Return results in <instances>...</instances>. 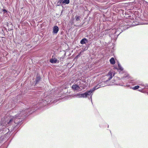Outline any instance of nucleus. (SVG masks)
<instances>
[{"label":"nucleus","mask_w":148,"mask_h":148,"mask_svg":"<svg viewBox=\"0 0 148 148\" xmlns=\"http://www.w3.org/2000/svg\"><path fill=\"white\" fill-rule=\"evenodd\" d=\"M87 50V49H86V48H85L84 49V50Z\"/></svg>","instance_id":"25"},{"label":"nucleus","mask_w":148,"mask_h":148,"mask_svg":"<svg viewBox=\"0 0 148 148\" xmlns=\"http://www.w3.org/2000/svg\"><path fill=\"white\" fill-rule=\"evenodd\" d=\"M116 11H115V12H116V13H117L119 12H122V14H123V15H124V14H125V11L124 10H120L119 11V10H115Z\"/></svg>","instance_id":"17"},{"label":"nucleus","mask_w":148,"mask_h":148,"mask_svg":"<svg viewBox=\"0 0 148 148\" xmlns=\"http://www.w3.org/2000/svg\"><path fill=\"white\" fill-rule=\"evenodd\" d=\"M101 87V86L100 85L98 84L97 86H95L93 87L92 89L88 91H90V93H89L90 95V98L91 99V101H92V92L96 90L99 88Z\"/></svg>","instance_id":"5"},{"label":"nucleus","mask_w":148,"mask_h":148,"mask_svg":"<svg viewBox=\"0 0 148 148\" xmlns=\"http://www.w3.org/2000/svg\"><path fill=\"white\" fill-rule=\"evenodd\" d=\"M84 14V12H83L82 14H78L75 17L74 19H75V21L76 22L80 21V18L82 17H83Z\"/></svg>","instance_id":"6"},{"label":"nucleus","mask_w":148,"mask_h":148,"mask_svg":"<svg viewBox=\"0 0 148 148\" xmlns=\"http://www.w3.org/2000/svg\"><path fill=\"white\" fill-rule=\"evenodd\" d=\"M40 77L39 76L37 77L36 80L34 81V83L35 84H37L40 81Z\"/></svg>","instance_id":"14"},{"label":"nucleus","mask_w":148,"mask_h":148,"mask_svg":"<svg viewBox=\"0 0 148 148\" xmlns=\"http://www.w3.org/2000/svg\"><path fill=\"white\" fill-rule=\"evenodd\" d=\"M3 137H0V143L2 141V140L3 139Z\"/></svg>","instance_id":"22"},{"label":"nucleus","mask_w":148,"mask_h":148,"mask_svg":"<svg viewBox=\"0 0 148 148\" xmlns=\"http://www.w3.org/2000/svg\"><path fill=\"white\" fill-rule=\"evenodd\" d=\"M139 90V91H140V92H141V90Z\"/></svg>","instance_id":"27"},{"label":"nucleus","mask_w":148,"mask_h":148,"mask_svg":"<svg viewBox=\"0 0 148 148\" xmlns=\"http://www.w3.org/2000/svg\"><path fill=\"white\" fill-rule=\"evenodd\" d=\"M88 42V40L86 38H84L81 40L80 41V43L82 45H83L86 44Z\"/></svg>","instance_id":"10"},{"label":"nucleus","mask_w":148,"mask_h":148,"mask_svg":"<svg viewBox=\"0 0 148 148\" xmlns=\"http://www.w3.org/2000/svg\"><path fill=\"white\" fill-rule=\"evenodd\" d=\"M127 10V11H128L129 10ZM128 12L129 13H130V11H125V16H124L126 18H127V17L128 18H129L130 17H131V15H129L128 16H126V15H129L130 14H129L128 13Z\"/></svg>","instance_id":"15"},{"label":"nucleus","mask_w":148,"mask_h":148,"mask_svg":"<svg viewBox=\"0 0 148 148\" xmlns=\"http://www.w3.org/2000/svg\"><path fill=\"white\" fill-rule=\"evenodd\" d=\"M72 89L73 90H79V85L77 84H74L72 86Z\"/></svg>","instance_id":"8"},{"label":"nucleus","mask_w":148,"mask_h":148,"mask_svg":"<svg viewBox=\"0 0 148 148\" xmlns=\"http://www.w3.org/2000/svg\"><path fill=\"white\" fill-rule=\"evenodd\" d=\"M3 13H5L7 12V10H3Z\"/></svg>","instance_id":"23"},{"label":"nucleus","mask_w":148,"mask_h":148,"mask_svg":"<svg viewBox=\"0 0 148 148\" xmlns=\"http://www.w3.org/2000/svg\"><path fill=\"white\" fill-rule=\"evenodd\" d=\"M59 31V28L56 25L54 26L53 27V33L57 34Z\"/></svg>","instance_id":"9"},{"label":"nucleus","mask_w":148,"mask_h":148,"mask_svg":"<svg viewBox=\"0 0 148 148\" xmlns=\"http://www.w3.org/2000/svg\"><path fill=\"white\" fill-rule=\"evenodd\" d=\"M78 85H79V88H80V87H82L83 89L85 88V85L81 83L80 82H79L77 83V84Z\"/></svg>","instance_id":"12"},{"label":"nucleus","mask_w":148,"mask_h":148,"mask_svg":"<svg viewBox=\"0 0 148 148\" xmlns=\"http://www.w3.org/2000/svg\"><path fill=\"white\" fill-rule=\"evenodd\" d=\"M146 86H148V84H146Z\"/></svg>","instance_id":"26"},{"label":"nucleus","mask_w":148,"mask_h":148,"mask_svg":"<svg viewBox=\"0 0 148 148\" xmlns=\"http://www.w3.org/2000/svg\"><path fill=\"white\" fill-rule=\"evenodd\" d=\"M127 78H128V77H127V76H126L123 77L122 78V79L123 80H125V79H127Z\"/></svg>","instance_id":"21"},{"label":"nucleus","mask_w":148,"mask_h":148,"mask_svg":"<svg viewBox=\"0 0 148 148\" xmlns=\"http://www.w3.org/2000/svg\"><path fill=\"white\" fill-rule=\"evenodd\" d=\"M110 63L112 64H114L115 63V61L114 58H112L110 60Z\"/></svg>","instance_id":"16"},{"label":"nucleus","mask_w":148,"mask_h":148,"mask_svg":"<svg viewBox=\"0 0 148 148\" xmlns=\"http://www.w3.org/2000/svg\"><path fill=\"white\" fill-rule=\"evenodd\" d=\"M57 61V60L55 58H53V56H52V58L50 59V62L52 64L56 63Z\"/></svg>","instance_id":"11"},{"label":"nucleus","mask_w":148,"mask_h":148,"mask_svg":"<svg viewBox=\"0 0 148 148\" xmlns=\"http://www.w3.org/2000/svg\"><path fill=\"white\" fill-rule=\"evenodd\" d=\"M147 93V94H148V93Z\"/></svg>","instance_id":"28"},{"label":"nucleus","mask_w":148,"mask_h":148,"mask_svg":"<svg viewBox=\"0 0 148 148\" xmlns=\"http://www.w3.org/2000/svg\"><path fill=\"white\" fill-rule=\"evenodd\" d=\"M70 2L69 0H64L62 2L63 4L65 3L66 4H68Z\"/></svg>","instance_id":"18"},{"label":"nucleus","mask_w":148,"mask_h":148,"mask_svg":"<svg viewBox=\"0 0 148 148\" xmlns=\"http://www.w3.org/2000/svg\"><path fill=\"white\" fill-rule=\"evenodd\" d=\"M119 85L121 86H123V84L122 83H119Z\"/></svg>","instance_id":"24"},{"label":"nucleus","mask_w":148,"mask_h":148,"mask_svg":"<svg viewBox=\"0 0 148 148\" xmlns=\"http://www.w3.org/2000/svg\"><path fill=\"white\" fill-rule=\"evenodd\" d=\"M30 108H27L24 110H20L18 113L15 116L10 117L5 123H2L5 127H9L8 130L11 131L16 130L22 123V119L26 117L28 114H30Z\"/></svg>","instance_id":"1"},{"label":"nucleus","mask_w":148,"mask_h":148,"mask_svg":"<svg viewBox=\"0 0 148 148\" xmlns=\"http://www.w3.org/2000/svg\"><path fill=\"white\" fill-rule=\"evenodd\" d=\"M90 91H87L84 93H78L75 95V96L78 98H86L87 97H89L90 95L89 93H90Z\"/></svg>","instance_id":"4"},{"label":"nucleus","mask_w":148,"mask_h":148,"mask_svg":"<svg viewBox=\"0 0 148 148\" xmlns=\"http://www.w3.org/2000/svg\"><path fill=\"white\" fill-rule=\"evenodd\" d=\"M115 32L114 33V34H116V35H117L118 36L120 34L121 32V30L120 29H119V27L116 30H114Z\"/></svg>","instance_id":"13"},{"label":"nucleus","mask_w":148,"mask_h":148,"mask_svg":"<svg viewBox=\"0 0 148 148\" xmlns=\"http://www.w3.org/2000/svg\"><path fill=\"white\" fill-rule=\"evenodd\" d=\"M118 69L119 70H120L121 71H122L123 70V68L121 66V65L119 63V64H118Z\"/></svg>","instance_id":"19"},{"label":"nucleus","mask_w":148,"mask_h":148,"mask_svg":"<svg viewBox=\"0 0 148 148\" xmlns=\"http://www.w3.org/2000/svg\"><path fill=\"white\" fill-rule=\"evenodd\" d=\"M139 87V86H136L132 88V89L134 90H136L137 89H138Z\"/></svg>","instance_id":"20"},{"label":"nucleus","mask_w":148,"mask_h":148,"mask_svg":"<svg viewBox=\"0 0 148 148\" xmlns=\"http://www.w3.org/2000/svg\"><path fill=\"white\" fill-rule=\"evenodd\" d=\"M134 3L135 4L134 8L138 9H148V3L143 0H134Z\"/></svg>","instance_id":"2"},{"label":"nucleus","mask_w":148,"mask_h":148,"mask_svg":"<svg viewBox=\"0 0 148 148\" xmlns=\"http://www.w3.org/2000/svg\"><path fill=\"white\" fill-rule=\"evenodd\" d=\"M128 28V27L126 25L123 26L122 24H120L119 27V29L121 30V32H122L123 31L125 30Z\"/></svg>","instance_id":"7"},{"label":"nucleus","mask_w":148,"mask_h":148,"mask_svg":"<svg viewBox=\"0 0 148 148\" xmlns=\"http://www.w3.org/2000/svg\"><path fill=\"white\" fill-rule=\"evenodd\" d=\"M114 72L113 71H109L105 76V78L106 79V80L104 82H107L108 81L110 80L112 78V77L114 75Z\"/></svg>","instance_id":"3"}]
</instances>
